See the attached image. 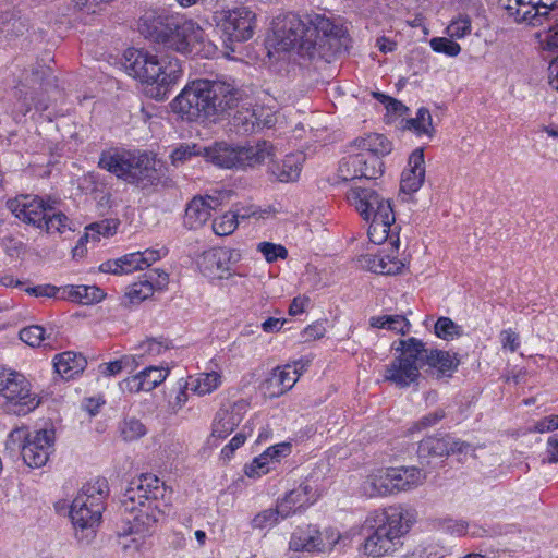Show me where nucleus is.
I'll return each instance as SVG.
<instances>
[{"instance_id": "obj_1", "label": "nucleus", "mask_w": 558, "mask_h": 558, "mask_svg": "<svg viewBox=\"0 0 558 558\" xmlns=\"http://www.w3.org/2000/svg\"><path fill=\"white\" fill-rule=\"evenodd\" d=\"M245 93L221 80H194L171 101L172 111L189 122H218L231 114L238 133L248 134L258 126L254 110L245 107Z\"/></svg>"}, {"instance_id": "obj_2", "label": "nucleus", "mask_w": 558, "mask_h": 558, "mask_svg": "<svg viewBox=\"0 0 558 558\" xmlns=\"http://www.w3.org/2000/svg\"><path fill=\"white\" fill-rule=\"evenodd\" d=\"M166 494L165 483L155 475L143 474L132 481L121 499V509L129 517L123 519L126 526L119 535L151 534L163 513L162 507H167Z\"/></svg>"}, {"instance_id": "obj_3", "label": "nucleus", "mask_w": 558, "mask_h": 558, "mask_svg": "<svg viewBox=\"0 0 558 558\" xmlns=\"http://www.w3.org/2000/svg\"><path fill=\"white\" fill-rule=\"evenodd\" d=\"M138 32L166 49L187 56L204 39V31L193 21L157 12H146L138 21Z\"/></svg>"}, {"instance_id": "obj_4", "label": "nucleus", "mask_w": 558, "mask_h": 558, "mask_svg": "<svg viewBox=\"0 0 558 558\" xmlns=\"http://www.w3.org/2000/svg\"><path fill=\"white\" fill-rule=\"evenodd\" d=\"M413 510L403 506H390L366 520L372 532L365 537L363 551L367 556L381 557L402 546V537L415 522Z\"/></svg>"}, {"instance_id": "obj_5", "label": "nucleus", "mask_w": 558, "mask_h": 558, "mask_svg": "<svg viewBox=\"0 0 558 558\" xmlns=\"http://www.w3.org/2000/svg\"><path fill=\"white\" fill-rule=\"evenodd\" d=\"M124 57L126 71L147 84L146 94L151 98L163 99L170 86L182 74L181 63L177 58L167 57L160 60L157 56L137 49H128Z\"/></svg>"}, {"instance_id": "obj_6", "label": "nucleus", "mask_w": 558, "mask_h": 558, "mask_svg": "<svg viewBox=\"0 0 558 558\" xmlns=\"http://www.w3.org/2000/svg\"><path fill=\"white\" fill-rule=\"evenodd\" d=\"M99 167L116 174L128 183L142 190L161 184V175L155 168V159L148 154L135 155L130 151L101 154Z\"/></svg>"}, {"instance_id": "obj_7", "label": "nucleus", "mask_w": 558, "mask_h": 558, "mask_svg": "<svg viewBox=\"0 0 558 558\" xmlns=\"http://www.w3.org/2000/svg\"><path fill=\"white\" fill-rule=\"evenodd\" d=\"M307 23L312 44H305V48L311 51V60L331 62L333 58L348 51L351 38L343 24L322 14L307 15Z\"/></svg>"}, {"instance_id": "obj_8", "label": "nucleus", "mask_w": 558, "mask_h": 558, "mask_svg": "<svg viewBox=\"0 0 558 558\" xmlns=\"http://www.w3.org/2000/svg\"><path fill=\"white\" fill-rule=\"evenodd\" d=\"M307 23L312 44H305V48L311 51V60L331 62L333 58L348 51L351 38L343 24L322 14L307 15Z\"/></svg>"}, {"instance_id": "obj_9", "label": "nucleus", "mask_w": 558, "mask_h": 558, "mask_svg": "<svg viewBox=\"0 0 558 558\" xmlns=\"http://www.w3.org/2000/svg\"><path fill=\"white\" fill-rule=\"evenodd\" d=\"M108 494V483L105 478H97L95 483L87 484L72 501L70 518L80 541H89L95 535V527L100 523L105 509L104 501Z\"/></svg>"}, {"instance_id": "obj_10", "label": "nucleus", "mask_w": 558, "mask_h": 558, "mask_svg": "<svg viewBox=\"0 0 558 558\" xmlns=\"http://www.w3.org/2000/svg\"><path fill=\"white\" fill-rule=\"evenodd\" d=\"M274 146L266 141L255 145L232 147L226 143H215L204 147L203 157L220 168L255 167L272 158Z\"/></svg>"}, {"instance_id": "obj_11", "label": "nucleus", "mask_w": 558, "mask_h": 558, "mask_svg": "<svg viewBox=\"0 0 558 558\" xmlns=\"http://www.w3.org/2000/svg\"><path fill=\"white\" fill-rule=\"evenodd\" d=\"M54 440L56 433L53 428H43L34 432L15 428L8 436L7 449L16 445L26 465L41 468L49 459Z\"/></svg>"}, {"instance_id": "obj_12", "label": "nucleus", "mask_w": 558, "mask_h": 558, "mask_svg": "<svg viewBox=\"0 0 558 558\" xmlns=\"http://www.w3.org/2000/svg\"><path fill=\"white\" fill-rule=\"evenodd\" d=\"M422 341L416 338L400 340L397 351L401 355L396 357L385 372V379L400 388H405L416 381L422 364Z\"/></svg>"}, {"instance_id": "obj_13", "label": "nucleus", "mask_w": 558, "mask_h": 558, "mask_svg": "<svg viewBox=\"0 0 558 558\" xmlns=\"http://www.w3.org/2000/svg\"><path fill=\"white\" fill-rule=\"evenodd\" d=\"M0 395L5 399V412L25 415L35 410L40 401L31 392V384L16 372L0 373Z\"/></svg>"}, {"instance_id": "obj_14", "label": "nucleus", "mask_w": 558, "mask_h": 558, "mask_svg": "<svg viewBox=\"0 0 558 558\" xmlns=\"http://www.w3.org/2000/svg\"><path fill=\"white\" fill-rule=\"evenodd\" d=\"M307 15L301 17L295 13L278 16L274 22V35L282 50L298 49V53L310 59L305 44H312L308 31Z\"/></svg>"}, {"instance_id": "obj_15", "label": "nucleus", "mask_w": 558, "mask_h": 558, "mask_svg": "<svg viewBox=\"0 0 558 558\" xmlns=\"http://www.w3.org/2000/svg\"><path fill=\"white\" fill-rule=\"evenodd\" d=\"M213 20L220 29L226 44L243 43L254 35L255 14L245 7L216 11Z\"/></svg>"}, {"instance_id": "obj_16", "label": "nucleus", "mask_w": 558, "mask_h": 558, "mask_svg": "<svg viewBox=\"0 0 558 558\" xmlns=\"http://www.w3.org/2000/svg\"><path fill=\"white\" fill-rule=\"evenodd\" d=\"M52 199L33 194H21L7 201V208L20 220L43 229V220Z\"/></svg>"}, {"instance_id": "obj_17", "label": "nucleus", "mask_w": 558, "mask_h": 558, "mask_svg": "<svg viewBox=\"0 0 558 558\" xmlns=\"http://www.w3.org/2000/svg\"><path fill=\"white\" fill-rule=\"evenodd\" d=\"M474 451L475 449L470 442L456 439L450 435L426 437L420 441L417 449L421 459L430 457L442 458L449 454H471L474 457Z\"/></svg>"}, {"instance_id": "obj_18", "label": "nucleus", "mask_w": 558, "mask_h": 558, "mask_svg": "<svg viewBox=\"0 0 558 558\" xmlns=\"http://www.w3.org/2000/svg\"><path fill=\"white\" fill-rule=\"evenodd\" d=\"M240 258L236 250L217 247L205 252L199 262L198 267L204 276L208 278L222 279L231 276V266Z\"/></svg>"}, {"instance_id": "obj_19", "label": "nucleus", "mask_w": 558, "mask_h": 558, "mask_svg": "<svg viewBox=\"0 0 558 558\" xmlns=\"http://www.w3.org/2000/svg\"><path fill=\"white\" fill-rule=\"evenodd\" d=\"M347 199L365 221L374 219L383 207L391 205L389 199L380 196L375 190L365 186L351 187L347 194Z\"/></svg>"}, {"instance_id": "obj_20", "label": "nucleus", "mask_w": 558, "mask_h": 558, "mask_svg": "<svg viewBox=\"0 0 558 558\" xmlns=\"http://www.w3.org/2000/svg\"><path fill=\"white\" fill-rule=\"evenodd\" d=\"M512 10H505L515 22H525L532 26H541L550 21L554 1L550 3L544 0H514Z\"/></svg>"}, {"instance_id": "obj_21", "label": "nucleus", "mask_w": 558, "mask_h": 558, "mask_svg": "<svg viewBox=\"0 0 558 558\" xmlns=\"http://www.w3.org/2000/svg\"><path fill=\"white\" fill-rule=\"evenodd\" d=\"M396 217L391 205L383 207L381 211L375 215V218L369 220L367 234L374 244H383L390 239V244L393 248L399 246L398 233L395 234L391 226L395 223Z\"/></svg>"}, {"instance_id": "obj_22", "label": "nucleus", "mask_w": 558, "mask_h": 558, "mask_svg": "<svg viewBox=\"0 0 558 558\" xmlns=\"http://www.w3.org/2000/svg\"><path fill=\"white\" fill-rule=\"evenodd\" d=\"M337 543V539L324 542L319 531L314 526H306L304 529L298 527L291 535L289 542V549L293 551H325L331 549Z\"/></svg>"}, {"instance_id": "obj_23", "label": "nucleus", "mask_w": 558, "mask_h": 558, "mask_svg": "<svg viewBox=\"0 0 558 558\" xmlns=\"http://www.w3.org/2000/svg\"><path fill=\"white\" fill-rule=\"evenodd\" d=\"M218 205L215 197L207 199L202 196H195L186 205L184 215V226L190 230H196L203 227L211 217V211Z\"/></svg>"}, {"instance_id": "obj_24", "label": "nucleus", "mask_w": 558, "mask_h": 558, "mask_svg": "<svg viewBox=\"0 0 558 558\" xmlns=\"http://www.w3.org/2000/svg\"><path fill=\"white\" fill-rule=\"evenodd\" d=\"M409 168L402 172L400 190L414 193L421 189L425 179V160L422 148H416L409 157Z\"/></svg>"}, {"instance_id": "obj_25", "label": "nucleus", "mask_w": 558, "mask_h": 558, "mask_svg": "<svg viewBox=\"0 0 558 558\" xmlns=\"http://www.w3.org/2000/svg\"><path fill=\"white\" fill-rule=\"evenodd\" d=\"M300 373L291 365L277 367L264 384L265 391L269 397L275 398L290 390L298 381Z\"/></svg>"}, {"instance_id": "obj_26", "label": "nucleus", "mask_w": 558, "mask_h": 558, "mask_svg": "<svg viewBox=\"0 0 558 558\" xmlns=\"http://www.w3.org/2000/svg\"><path fill=\"white\" fill-rule=\"evenodd\" d=\"M144 276L145 280L133 283L125 294L131 303H141L146 300L153 295L156 286H162L168 280V275L158 269H154Z\"/></svg>"}, {"instance_id": "obj_27", "label": "nucleus", "mask_w": 558, "mask_h": 558, "mask_svg": "<svg viewBox=\"0 0 558 558\" xmlns=\"http://www.w3.org/2000/svg\"><path fill=\"white\" fill-rule=\"evenodd\" d=\"M422 364L436 368L438 376H451V373L457 369L459 360L450 355L447 351L428 350L425 343L422 342Z\"/></svg>"}, {"instance_id": "obj_28", "label": "nucleus", "mask_w": 558, "mask_h": 558, "mask_svg": "<svg viewBox=\"0 0 558 558\" xmlns=\"http://www.w3.org/2000/svg\"><path fill=\"white\" fill-rule=\"evenodd\" d=\"M242 421L240 409L234 404L231 409H220L215 416L210 437L223 439L230 435Z\"/></svg>"}, {"instance_id": "obj_29", "label": "nucleus", "mask_w": 558, "mask_h": 558, "mask_svg": "<svg viewBox=\"0 0 558 558\" xmlns=\"http://www.w3.org/2000/svg\"><path fill=\"white\" fill-rule=\"evenodd\" d=\"M393 480L392 468L377 470L363 483V490L371 497L396 494Z\"/></svg>"}, {"instance_id": "obj_30", "label": "nucleus", "mask_w": 558, "mask_h": 558, "mask_svg": "<svg viewBox=\"0 0 558 558\" xmlns=\"http://www.w3.org/2000/svg\"><path fill=\"white\" fill-rule=\"evenodd\" d=\"M87 365L86 359L78 353L66 351L54 356V369L65 380L74 378Z\"/></svg>"}, {"instance_id": "obj_31", "label": "nucleus", "mask_w": 558, "mask_h": 558, "mask_svg": "<svg viewBox=\"0 0 558 558\" xmlns=\"http://www.w3.org/2000/svg\"><path fill=\"white\" fill-rule=\"evenodd\" d=\"M368 161L367 155L365 153H357L343 158L339 166V177L343 181H351L354 179L365 178L371 180L374 178L375 172L374 168L371 171H362L363 163Z\"/></svg>"}, {"instance_id": "obj_32", "label": "nucleus", "mask_w": 558, "mask_h": 558, "mask_svg": "<svg viewBox=\"0 0 558 558\" xmlns=\"http://www.w3.org/2000/svg\"><path fill=\"white\" fill-rule=\"evenodd\" d=\"M353 145L365 153L368 157L381 158L391 151V143L383 134H369L366 137L357 138Z\"/></svg>"}, {"instance_id": "obj_33", "label": "nucleus", "mask_w": 558, "mask_h": 558, "mask_svg": "<svg viewBox=\"0 0 558 558\" xmlns=\"http://www.w3.org/2000/svg\"><path fill=\"white\" fill-rule=\"evenodd\" d=\"M393 475V485L396 493L402 490H409L413 487H416L425 481L426 476L422 472V470L411 466V468H392Z\"/></svg>"}, {"instance_id": "obj_34", "label": "nucleus", "mask_w": 558, "mask_h": 558, "mask_svg": "<svg viewBox=\"0 0 558 558\" xmlns=\"http://www.w3.org/2000/svg\"><path fill=\"white\" fill-rule=\"evenodd\" d=\"M269 172L280 182L295 181L300 177L301 167L296 156H286L281 162H271Z\"/></svg>"}, {"instance_id": "obj_35", "label": "nucleus", "mask_w": 558, "mask_h": 558, "mask_svg": "<svg viewBox=\"0 0 558 558\" xmlns=\"http://www.w3.org/2000/svg\"><path fill=\"white\" fill-rule=\"evenodd\" d=\"M283 515H290L305 506L312 504L307 486H299L290 490L279 502Z\"/></svg>"}, {"instance_id": "obj_36", "label": "nucleus", "mask_w": 558, "mask_h": 558, "mask_svg": "<svg viewBox=\"0 0 558 558\" xmlns=\"http://www.w3.org/2000/svg\"><path fill=\"white\" fill-rule=\"evenodd\" d=\"M56 201H52L48 207L45 218L43 220V228L47 233H64L66 230H72L69 217L61 210L56 208Z\"/></svg>"}, {"instance_id": "obj_37", "label": "nucleus", "mask_w": 558, "mask_h": 558, "mask_svg": "<svg viewBox=\"0 0 558 558\" xmlns=\"http://www.w3.org/2000/svg\"><path fill=\"white\" fill-rule=\"evenodd\" d=\"M221 384V375L217 372L202 373L198 378L191 384V390L198 396L211 393Z\"/></svg>"}, {"instance_id": "obj_38", "label": "nucleus", "mask_w": 558, "mask_h": 558, "mask_svg": "<svg viewBox=\"0 0 558 558\" xmlns=\"http://www.w3.org/2000/svg\"><path fill=\"white\" fill-rule=\"evenodd\" d=\"M405 128L414 130L417 135L426 134L433 136V119L427 108H420L415 118L407 120Z\"/></svg>"}, {"instance_id": "obj_39", "label": "nucleus", "mask_w": 558, "mask_h": 558, "mask_svg": "<svg viewBox=\"0 0 558 558\" xmlns=\"http://www.w3.org/2000/svg\"><path fill=\"white\" fill-rule=\"evenodd\" d=\"M283 513L284 512H281L280 505L277 504L276 508H269L257 513L252 520V527L263 530L274 526L280 519H286L288 517L283 515Z\"/></svg>"}, {"instance_id": "obj_40", "label": "nucleus", "mask_w": 558, "mask_h": 558, "mask_svg": "<svg viewBox=\"0 0 558 558\" xmlns=\"http://www.w3.org/2000/svg\"><path fill=\"white\" fill-rule=\"evenodd\" d=\"M435 335L444 340H453L463 335V329L449 317H439L434 326Z\"/></svg>"}, {"instance_id": "obj_41", "label": "nucleus", "mask_w": 558, "mask_h": 558, "mask_svg": "<svg viewBox=\"0 0 558 558\" xmlns=\"http://www.w3.org/2000/svg\"><path fill=\"white\" fill-rule=\"evenodd\" d=\"M24 29V24L13 10H5L0 12V33L5 37H12Z\"/></svg>"}, {"instance_id": "obj_42", "label": "nucleus", "mask_w": 558, "mask_h": 558, "mask_svg": "<svg viewBox=\"0 0 558 558\" xmlns=\"http://www.w3.org/2000/svg\"><path fill=\"white\" fill-rule=\"evenodd\" d=\"M120 433L125 441H133L146 434V428L137 418H125L120 425Z\"/></svg>"}, {"instance_id": "obj_43", "label": "nucleus", "mask_w": 558, "mask_h": 558, "mask_svg": "<svg viewBox=\"0 0 558 558\" xmlns=\"http://www.w3.org/2000/svg\"><path fill=\"white\" fill-rule=\"evenodd\" d=\"M168 373V369L157 366H149L140 372L146 386V391H151L160 385L167 378Z\"/></svg>"}, {"instance_id": "obj_44", "label": "nucleus", "mask_w": 558, "mask_h": 558, "mask_svg": "<svg viewBox=\"0 0 558 558\" xmlns=\"http://www.w3.org/2000/svg\"><path fill=\"white\" fill-rule=\"evenodd\" d=\"M377 264L375 266H371V271L380 274V275H397L400 274L404 264L395 258H390L389 255L385 257L377 256Z\"/></svg>"}, {"instance_id": "obj_45", "label": "nucleus", "mask_w": 558, "mask_h": 558, "mask_svg": "<svg viewBox=\"0 0 558 558\" xmlns=\"http://www.w3.org/2000/svg\"><path fill=\"white\" fill-rule=\"evenodd\" d=\"M236 216L232 211L222 215L213 221V231L217 235H229L234 232L238 227Z\"/></svg>"}, {"instance_id": "obj_46", "label": "nucleus", "mask_w": 558, "mask_h": 558, "mask_svg": "<svg viewBox=\"0 0 558 558\" xmlns=\"http://www.w3.org/2000/svg\"><path fill=\"white\" fill-rule=\"evenodd\" d=\"M204 147L196 144L193 145H181L175 148L171 154L172 163L178 166L190 160L193 156H203Z\"/></svg>"}, {"instance_id": "obj_47", "label": "nucleus", "mask_w": 558, "mask_h": 558, "mask_svg": "<svg viewBox=\"0 0 558 558\" xmlns=\"http://www.w3.org/2000/svg\"><path fill=\"white\" fill-rule=\"evenodd\" d=\"M118 222L114 219H104L97 222L88 225L85 230H89L97 236H94V241H99L100 236L109 238L117 231Z\"/></svg>"}, {"instance_id": "obj_48", "label": "nucleus", "mask_w": 558, "mask_h": 558, "mask_svg": "<svg viewBox=\"0 0 558 558\" xmlns=\"http://www.w3.org/2000/svg\"><path fill=\"white\" fill-rule=\"evenodd\" d=\"M257 251L260 252L268 263H274L278 258L284 259L288 256V250L281 244L271 242H262L257 245Z\"/></svg>"}, {"instance_id": "obj_49", "label": "nucleus", "mask_w": 558, "mask_h": 558, "mask_svg": "<svg viewBox=\"0 0 558 558\" xmlns=\"http://www.w3.org/2000/svg\"><path fill=\"white\" fill-rule=\"evenodd\" d=\"M430 47L434 51L445 53L449 57H456L460 53L461 47L458 43L446 37H436L430 40Z\"/></svg>"}, {"instance_id": "obj_50", "label": "nucleus", "mask_w": 558, "mask_h": 558, "mask_svg": "<svg viewBox=\"0 0 558 558\" xmlns=\"http://www.w3.org/2000/svg\"><path fill=\"white\" fill-rule=\"evenodd\" d=\"M20 339L31 347H39L45 340V329L38 325L25 327L20 331Z\"/></svg>"}, {"instance_id": "obj_51", "label": "nucleus", "mask_w": 558, "mask_h": 558, "mask_svg": "<svg viewBox=\"0 0 558 558\" xmlns=\"http://www.w3.org/2000/svg\"><path fill=\"white\" fill-rule=\"evenodd\" d=\"M471 33V19L468 15H461L452 21L447 27V34L451 38H463Z\"/></svg>"}, {"instance_id": "obj_52", "label": "nucleus", "mask_w": 558, "mask_h": 558, "mask_svg": "<svg viewBox=\"0 0 558 558\" xmlns=\"http://www.w3.org/2000/svg\"><path fill=\"white\" fill-rule=\"evenodd\" d=\"M105 298L104 291L96 286L81 284L78 303L88 305L100 302Z\"/></svg>"}, {"instance_id": "obj_53", "label": "nucleus", "mask_w": 558, "mask_h": 558, "mask_svg": "<svg viewBox=\"0 0 558 558\" xmlns=\"http://www.w3.org/2000/svg\"><path fill=\"white\" fill-rule=\"evenodd\" d=\"M269 458L267 454L262 453L256 457L251 464L245 465V474L248 477H257L269 472Z\"/></svg>"}, {"instance_id": "obj_54", "label": "nucleus", "mask_w": 558, "mask_h": 558, "mask_svg": "<svg viewBox=\"0 0 558 558\" xmlns=\"http://www.w3.org/2000/svg\"><path fill=\"white\" fill-rule=\"evenodd\" d=\"M445 411L442 409H438L433 413H428L424 415L421 420L415 422L413 426L410 428L411 433L414 432H421L423 429H426L428 427L434 426L437 424L440 420L445 417Z\"/></svg>"}, {"instance_id": "obj_55", "label": "nucleus", "mask_w": 558, "mask_h": 558, "mask_svg": "<svg viewBox=\"0 0 558 558\" xmlns=\"http://www.w3.org/2000/svg\"><path fill=\"white\" fill-rule=\"evenodd\" d=\"M141 254L140 252H134L126 254L120 258H118L119 265H121L122 274H129L135 270H142Z\"/></svg>"}, {"instance_id": "obj_56", "label": "nucleus", "mask_w": 558, "mask_h": 558, "mask_svg": "<svg viewBox=\"0 0 558 558\" xmlns=\"http://www.w3.org/2000/svg\"><path fill=\"white\" fill-rule=\"evenodd\" d=\"M386 329L397 333L405 335L410 330V322L403 315H387Z\"/></svg>"}, {"instance_id": "obj_57", "label": "nucleus", "mask_w": 558, "mask_h": 558, "mask_svg": "<svg viewBox=\"0 0 558 558\" xmlns=\"http://www.w3.org/2000/svg\"><path fill=\"white\" fill-rule=\"evenodd\" d=\"M25 291L34 296L57 298V294L59 293L60 289L52 284H41L27 288Z\"/></svg>"}, {"instance_id": "obj_58", "label": "nucleus", "mask_w": 558, "mask_h": 558, "mask_svg": "<svg viewBox=\"0 0 558 558\" xmlns=\"http://www.w3.org/2000/svg\"><path fill=\"white\" fill-rule=\"evenodd\" d=\"M142 264V270L148 268L153 263L159 260L161 256L166 255V250H146L144 252H140Z\"/></svg>"}, {"instance_id": "obj_59", "label": "nucleus", "mask_w": 558, "mask_h": 558, "mask_svg": "<svg viewBox=\"0 0 558 558\" xmlns=\"http://www.w3.org/2000/svg\"><path fill=\"white\" fill-rule=\"evenodd\" d=\"M543 463H558V435H553L547 440L546 458Z\"/></svg>"}, {"instance_id": "obj_60", "label": "nucleus", "mask_w": 558, "mask_h": 558, "mask_svg": "<svg viewBox=\"0 0 558 558\" xmlns=\"http://www.w3.org/2000/svg\"><path fill=\"white\" fill-rule=\"evenodd\" d=\"M558 429V416L549 415L545 416L534 425V430L537 433H547Z\"/></svg>"}, {"instance_id": "obj_61", "label": "nucleus", "mask_w": 558, "mask_h": 558, "mask_svg": "<svg viewBox=\"0 0 558 558\" xmlns=\"http://www.w3.org/2000/svg\"><path fill=\"white\" fill-rule=\"evenodd\" d=\"M501 342L504 348H509L511 352H515L520 345L519 336L511 329L501 332Z\"/></svg>"}, {"instance_id": "obj_62", "label": "nucleus", "mask_w": 558, "mask_h": 558, "mask_svg": "<svg viewBox=\"0 0 558 558\" xmlns=\"http://www.w3.org/2000/svg\"><path fill=\"white\" fill-rule=\"evenodd\" d=\"M245 439H246V435L243 434V433H238L230 441L228 445H226L222 450H221V453L222 456H225L226 458H230L233 452L240 448L244 442H245Z\"/></svg>"}, {"instance_id": "obj_63", "label": "nucleus", "mask_w": 558, "mask_h": 558, "mask_svg": "<svg viewBox=\"0 0 558 558\" xmlns=\"http://www.w3.org/2000/svg\"><path fill=\"white\" fill-rule=\"evenodd\" d=\"M59 289H60V291L57 294V299L69 300V301L78 303V295H80L81 284H78V286H65V287L59 288Z\"/></svg>"}, {"instance_id": "obj_64", "label": "nucleus", "mask_w": 558, "mask_h": 558, "mask_svg": "<svg viewBox=\"0 0 558 558\" xmlns=\"http://www.w3.org/2000/svg\"><path fill=\"white\" fill-rule=\"evenodd\" d=\"M545 45L548 50L558 53V23L549 27Z\"/></svg>"}]
</instances>
